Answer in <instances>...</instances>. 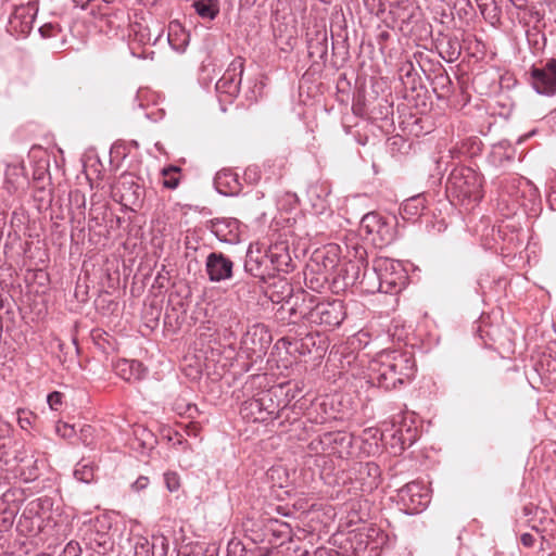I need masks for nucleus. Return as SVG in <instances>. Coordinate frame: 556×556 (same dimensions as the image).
Returning a JSON list of instances; mask_svg holds the SVG:
<instances>
[{
    "instance_id": "f257e3e1",
    "label": "nucleus",
    "mask_w": 556,
    "mask_h": 556,
    "mask_svg": "<svg viewBox=\"0 0 556 556\" xmlns=\"http://www.w3.org/2000/svg\"><path fill=\"white\" fill-rule=\"evenodd\" d=\"M416 363L412 352L384 350L369 365V382L384 390H392L414 378Z\"/></svg>"
},
{
    "instance_id": "f03ea898",
    "label": "nucleus",
    "mask_w": 556,
    "mask_h": 556,
    "mask_svg": "<svg viewBox=\"0 0 556 556\" xmlns=\"http://www.w3.org/2000/svg\"><path fill=\"white\" fill-rule=\"evenodd\" d=\"M296 296L301 299V303L296 302L289 309L290 317L294 321L302 319L309 324L323 326L326 329H334L346 317L345 307L341 300L320 302L317 296L304 289H300Z\"/></svg>"
},
{
    "instance_id": "7ed1b4c3",
    "label": "nucleus",
    "mask_w": 556,
    "mask_h": 556,
    "mask_svg": "<svg viewBox=\"0 0 556 556\" xmlns=\"http://www.w3.org/2000/svg\"><path fill=\"white\" fill-rule=\"evenodd\" d=\"M406 281L407 273L400 261L379 257L374 261L371 273L365 269L359 285L368 292L396 294Z\"/></svg>"
},
{
    "instance_id": "20e7f679",
    "label": "nucleus",
    "mask_w": 556,
    "mask_h": 556,
    "mask_svg": "<svg viewBox=\"0 0 556 556\" xmlns=\"http://www.w3.org/2000/svg\"><path fill=\"white\" fill-rule=\"evenodd\" d=\"M483 179L475 169L457 166L448 175L446 193L451 202L471 210L483 198Z\"/></svg>"
},
{
    "instance_id": "39448f33",
    "label": "nucleus",
    "mask_w": 556,
    "mask_h": 556,
    "mask_svg": "<svg viewBox=\"0 0 556 556\" xmlns=\"http://www.w3.org/2000/svg\"><path fill=\"white\" fill-rule=\"evenodd\" d=\"M118 434V440L137 452L140 456H149L157 444L156 437L152 431L141 425L131 426L125 420L122 424L110 421V435L115 439L114 433Z\"/></svg>"
},
{
    "instance_id": "423d86ee",
    "label": "nucleus",
    "mask_w": 556,
    "mask_h": 556,
    "mask_svg": "<svg viewBox=\"0 0 556 556\" xmlns=\"http://www.w3.org/2000/svg\"><path fill=\"white\" fill-rule=\"evenodd\" d=\"M110 197L125 210L136 212L142 204L144 190L132 174L124 170L110 184Z\"/></svg>"
},
{
    "instance_id": "0eeeda50",
    "label": "nucleus",
    "mask_w": 556,
    "mask_h": 556,
    "mask_svg": "<svg viewBox=\"0 0 556 556\" xmlns=\"http://www.w3.org/2000/svg\"><path fill=\"white\" fill-rule=\"evenodd\" d=\"M240 415L249 422L269 424L279 417V404L270 391H261L241 404Z\"/></svg>"
},
{
    "instance_id": "6e6552de",
    "label": "nucleus",
    "mask_w": 556,
    "mask_h": 556,
    "mask_svg": "<svg viewBox=\"0 0 556 556\" xmlns=\"http://www.w3.org/2000/svg\"><path fill=\"white\" fill-rule=\"evenodd\" d=\"M430 503L428 488L419 481H412L397 491V504L406 515L421 513Z\"/></svg>"
},
{
    "instance_id": "1a4fd4ad",
    "label": "nucleus",
    "mask_w": 556,
    "mask_h": 556,
    "mask_svg": "<svg viewBox=\"0 0 556 556\" xmlns=\"http://www.w3.org/2000/svg\"><path fill=\"white\" fill-rule=\"evenodd\" d=\"M271 343V334L264 324H253L248 327L241 338L240 349L248 358L260 357L266 353Z\"/></svg>"
},
{
    "instance_id": "9d476101",
    "label": "nucleus",
    "mask_w": 556,
    "mask_h": 556,
    "mask_svg": "<svg viewBox=\"0 0 556 556\" xmlns=\"http://www.w3.org/2000/svg\"><path fill=\"white\" fill-rule=\"evenodd\" d=\"M361 230L376 245H387L393 241L394 230L384 217L377 212L365 214L361 220Z\"/></svg>"
},
{
    "instance_id": "9b49d317",
    "label": "nucleus",
    "mask_w": 556,
    "mask_h": 556,
    "mask_svg": "<svg viewBox=\"0 0 556 556\" xmlns=\"http://www.w3.org/2000/svg\"><path fill=\"white\" fill-rule=\"evenodd\" d=\"M244 271L257 278L261 283H268L274 279L265 248L260 244H250L245 253Z\"/></svg>"
},
{
    "instance_id": "f8f14e48",
    "label": "nucleus",
    "mask_w": 556,
    "mask_h": 556,
    "mask_svg": "<svg viewBox=\"0 0 556 556\" xmlns=\"http://www.w3.org/2000/svg\"><path fill=\"white\" fill-rule=\"evenodd\" d=\"M243 71L244 60L240 56L233 59L215 85L220 101L225 96L231 102L239 94Z\"/></svg>"
},
{
    "instance_id": "ddd939ff",
    "label": "nucleus",
    "mask_w": 556,
    "mask_h": 556,
    "mask_svg": "<svg viewBox=\"0 0 556 556\" xmlns=\"http://www.w3.org/2000/svg\"><path fill=\"white\" fill-rule=\"evenodd\" d=\"M530 79L533 89L544 96L556 93V59H548L542 66L530 68Z\"/></svg>"
},
{
    "instance_id": "4468645a",
    "label": "nucleus",
    "mask_w": 556,
    "mask_h": 556,
    "mask_svg": "<svg viewBox=\"0 0 556 556\" xmlns=\"http://www.w3.org/2000/svg\"><path fill=\"white\" fill-rule=\"evenodd\" d=\"M307 53L312 65L325 67L328 58V34L326 28H313L306 33Z\"/></svg>"
},
{
    "instance_id": "2eb2a0df",
    "label": "nucleus",
    "mask_w": 556,
    "mask_h": 556,
    "mask_svg": "<svg viewBox=\"0 0 556 556\" xmlns=\"http://www.w3.org/2000/svg\"><path fill=\"white\" fill-rule=\"evenodd\" d=\"M233 262L222 252L206 256L205 271L211 282H220L232 277Z\"/></svg>"
},
{
    "instance_id": "dca6fc26",
    "label": "nucleus",
    "mask_w": 556,
    "mask_h": 556,
    "mask_svg": "<svg viewBox=\"0 0 556 556\" xmlns=\"http://www.w3.org/2000/svg\"><path fill=\"white\" fill-rule=\"evenodd\" d=\"M265 286L266 296L275 304L288 303L291 307L298 302L301 303V299H298L299 290H294L293 286L286 279L279 277L277 280Z\"/></svg>"
},
{
    "instance_id": "f3484780",
    "label": "nucleus",
    "mask_w": 556,
    "mask_h": 556,
    "mask_svg": "<svg viewBox=\"0 0 556 556\" xmlns=\"http://www.w3.org/2000/svg\"><path fill=\"white\" fill-rule=\"evenodd\" d=\"M356 551L369 549L375 552L381 548L387 542V534L376 525H365L357 529L354 535Z\"/></svg>"
},
{
    "instance_id": "a211bd4d",
    "label": "nucleus",
    "mask_w": 556,
    "mask_h": 556,
    "mask_svg": "<svg viewBox=\"0 0 556 556\" xmlns=\"http://www.w3.org/2000/svg\"><path fill=\"white\" fill-rule=\"evenodd\" d=\"M265 250L274 278L276 273L288 274L293 270L294 264L289 253V248L285 242H276Z\"/></svg>"
},
{
    "instance_id": "6ab92c4d",
    "label": "nucleus",
    "mask_w": 556,
    "mask_h": 556,
    "mask_svg": "<svg viewBox=\"0 0 556 556\" xmlns=\"http://www.w3.org/2000/svg\"><path fill=\"white\" fill-rule=\"evenodd\" d=\"M339 263V247L330 244L321 250H316L307 265H316L319 269L318 273H323L326 277L331 278Z\"/></svg>"
},
{
    "instance_id": "aec40b11",
    "label": "nucleus",
    "mask_w": 556,
    "mask_h": 556,
    "mask_svg": "<svg viewBox=\"0 0 556 556\" xmlns=\"http://www.w3.org/2000/svg\"><path fill=\"white\" fill-rule=\"evenodd\" d=\"M36 11L37 9L31 2L16 7L10 18L11 29L21 36L29 34L33 28Z\"/></svg>"
},
{
    "instance_id": "412c9836",
    "label": "nucleus",
    "mask_w": 556,
    "mask_h": 556,
    "mask_svg": "<svg viewBox=\"0 0 556 556\" xmlns=\"http://www.w3.org/2000/svg\"><path fill=\"white\" fill-rule=\"evenodd\" d=\"M324 442L328 447V454L338 455L344 458L351 454L353 435L344 431H332L324 433Z\"/></svg>"
},
{
    "instance_id": "4be33fe9",
    "label": "nucleus",
    "mask_w": 556,
    "mask_h": 556,
    "mask_svg": "<svg viewBox=\"0 0 556 556\" xmlns=\"http://www.w3.org/2000/svg\"><path fill=\"white\" fill-rule=\"evenodd\" d=\"M350 256L354 260H350L345 274L343 276L345 286H353L355 283H359L361 279V266H364L366 263L367 251L363 245L354 244L352 245V250L349 251Z\"/></svg>"
},
{
    "instance_id": "5701e85b",
    "label": "nucleus",
    "mask_w": 556,
    "mask_h": 556,
    "mask_svg": "<svg viewBox=\"0 0 556 556\" xmlns=\"http://www.w3.org/2000/svg\"><path fill=\"white\" fill-rule=\"evenodd\" d=\"M214 186L218 193L226 197L238 195L242 186L239 177L230 169H223L215 175Z\"/></svg>"
},
{
    "instance_id": "b1692460",
    "label": "nucleus",
    "mask_w": 556,
    "mask_h": 556,
    "mask_svg": "<svg viewBox=\"0 0 556 556\" xmlns=\"http://www.w3.org/2000/svg\"><path fill=\"white\" fill-rule=\"evenodd\" d=\"M307 197L316 214H324L330 208V188L327 184L311 185Z\"/></svg>"
},
{
    "instance_id": "393cba45",
    "label": "nucleus",
    "mask_w": 556,
    "mask_h": 556,
    "mask_svg": "<svg viewBox=\"0 0 556 556\" xmlns=\"http://www.w3.org/2000/svg\"><path fill=\"white\" fill-rule=\"evenodd\" d=\"M426 210V198L420 193L406 199L400 207V214L404 220L416 222Z\"/></svg>"
},
{
    "instance_id": "a878e982",
    "label": "nucleus",
    "mask_w": 556,
    "mask_h": 556,
    "mask_svg": "<svg viewBox=\"0 0 556 556\" xmlns=\"http://www.w3.org/2000/svg\"><path fill=\"white\" fill-rule=\"evenodd\" d=\"M318 270L316 265L306 264L303 273L304 283L307 289L321 293L328 287L330 278L323 275V273H318Z\"/></svg>"
},
{
    "instance_id": "bb28decb",
    "label": "nucleus",
    "mask_w": 556,
    "mask_h": 556,
    "mask_svg": "<svg viewBox=\"0 0 556 556\" xmlns=\"http://www.w3.org/2000/svg\"><path fill=\"white\" fill-rule=\"evenodd\" d=\"M164 538H157L153 543L141 538L135 544V556H165Z\"/></svg>"
},
{
    "instance_id": "cd10ccee",
    "label": "nucleus",
    "mask_w": 556,
    "mask_h": 556,
    "mask_svg": "<svg viewBox=\"0 0 556 556\" xmlns=\"http://www.w3.org/2000/svg\"><path fill=\"white\" fill-rule=\"evenodd\" d=\"M192 7L197 14L204 20L213 21L219 14L218 0H198L193 2Z\"/></svg>"
},
{
    "instance_id": "c85d7f7f",
    "label": "nucleus",
    "mask_w": 556,
    "mask_h": 556,
    "mask_svg": "<svg viewBox=\"0 0 556 556\" xmlns=\"http://www.w3.org/2000/svg\"><path fill=\"white\" fill-rule=\"evenodd\" d=\"M441 56L448 63L455 62L462 54V46L456 37L448 36L441 45Z\"/></svg>"
},
{
    "instance_id": "c756f323",
    "label": "nucleus",
    "mask_w": 556,
    "mask_h": 556,
    "mask_svg": "<svg viewBox=\"0 0 556 556\" xmlns=\"http://www.w3.org/2000/svg\"><path fill=\"white\" fill-rule=\"evenodd\" d=\"M128 155V149L125 143L115 142L109 152V162L113 170H118L123 166V162Z\"/></svg>"
},
{
    "instance_id": "7c9ffc66",
    "label": "nucleus",
    "mask_w": 556,
    "mask_h": 556,
    "mask_svg": "<svg viewBox=\"0 0 556 556\" xmlns=\"http://www.w3.org/2000/svg\"><path fill=\"white\" fill-rule=\"evenodd\" d=\"M478 8L480 10L481 15L489 24L494 26L500 22L501 10L497 7L495 0H490L486 3H482Z\"/></svg>"
},
{
    "instance_id": "2f4dec72",
    "label": "nucleus",
    "mask_w": 556,
    "mask_h": 556,
    "mask_svg": "<svg viewBox=\"0 0 556 556\" xmlns=\"http://www.w3.org/2000/svg\"><path fill=\"white\" fill-rule=\"evenodd\" d=\"M22 168L18 166H8L5 170V188L10 193L15 192L22 184Z\"/></svg>"
},
{
    "instance_id": "473e14b6",
    "label": "nucleus",
    "mask_w": 556,
    "mask_h": 556,
    "mask_svg": "<svg viewBox=\"0 0 556 556\" xmlns=\"http://www.w3.org/2000/svg\"><path fill=\"white\" fill-rule=\"evenodd\" d=\"M180 169L176 166H170L167 168H164L162 174L164 176L163 186L167 189H175L179 185V178L176 176V174Z\"/></svg>"
},
{
    "instance_id": "72a5a7b5",
    "label": "nucleus",
    "mask_w": 556,
    "mask_h": 556,
    "mask_svg": "<svg viewBox=\"0 0 556 556\" xmlns=\"http://www.w3.org/2000/svg\"><path fill=\"white\" fill-rule=\"evenodd\" d=\"M359 473L367 475L371 479L370 484L377 485L378 479L380 478L381 470H380V467L376 463L367 462V463L361 465Z\"/></svg>"
},
{
    "instance_id": "f704fd0d",
    "label": "nucleus",
    "mask_w": 556,
    "mask_h": 556,
    "mask_svg": "<svg viewBox=\"0 0 556 556\" xmlns=\"http://www.w3.org/2000/svg\"><path fill=\"white\" fill-rule=\"evenodd\" d=\"M105 309L106 313L110 312L113 316L109 320L106 319V327L115 330V328L118 326V323H115L114 319L119 318V304L115 301H106Z\"/></svg>"
},
{
    "instance_id": "c9c22d12",
    "label": "nucleus",
    "mask_w": 556,
    "mask_h": 556,
    "mask_svg": "<svg viewBox=\"0 0 556 556\" xmlns=\"http://www.w3.org/2000/svg\"><path fill=\"white\" fill-rule=\"evenodd\" d=\"M400 76L404 84H407L412 79V84L415 83V76L417 73L414 68V64L410 61H406L400 67Z\"/></svg>"
},
{
    "instance_id": "e433bc0d",
    "label": "nucleus",
    "mask_w": 556,
    "mask_h": 556,
    "mask_svg": "<svg viewBox=\"0 0 556 556\" xmlns=\"http://www.w3.org/2000/svg\"><path fill=\"white\" fill-rule=\"evenodd\" d=\"M164 482L169 492H176L180 488V478L175 471H166L164 473Z\"/></svg>"
},
{
    "instance_id": "4c0bfd02",
    "label": "nucleus",
    "mask_w": 556,
    "mask_h": 556,
    "mask_svg": "<svg viewBox=\"0 0 556 556\" xmlns=\"http://www.w3.org/2000/svg\"><path fill=\"white\" fill-rule=\"evenodd\" d=\"M307 450L309 453L316 455L328 453V447L326 446V442H324V434L312 440L307 445Z\"/></svg>"
},
{
    "instance_id": "58836bf2",
    "label": "nucleus",
    "mask_w": 556,
    "mask_h": 556,
    "mask_svg": "<svg viewBox=\"0 0 556 556\" xmlns=\"http://www.w3.org/2000/svg\"><path fill=\"white\" fill-rule=\"evenodd\" d=\"M260 179H261V170H260L258 166L251 165L245 168L244 174H243V180L245 182H248L249 185H255L260 181Z\"/></svg>"
},
{
    "instance_id": "ea45409f",
    "label": "nucleus",
    "mask_w": 556,
    "mask_h": 556,
    "mask_svg": "<svg viewBox=\"0 0 556 556\" xmlns=\"http://www.w3.org/2000/svg\"><path fill=\"white\" fill-rule=\"evenodd\" d=\"M129 368H131V365L128 359L118 361L116 365H114V370L116 375L126 381L131 380V375L128 371Z\"/></svg>"
},
{
    "instance_id": "a19ab883",
    "label": "nucleus",
    "mask_w": 556,
    "mask_h": 556,
    "mask_svg": "<svg viewBox=\"0 0 556 556\" xmlns=\"http://www.w3.org/2000/svg\"><path fill=\"white\" fill-rule=\"evenodd\" d=\"M17 415H18L17 421L22 429L27 430L29 427H31L33 419L35 418V416L31 412L20 408L17 410Z\"/></svg>"
},
{
    "instance_id": "79ce46f5",
    "label": "nucleus",
    "mask_w": 556,
    "mask_h": 556,
    "mask_svg": "<svg viewBox=\"0 0 556 556\" xmlns=\"http://www.w3.org/2000/svg\"><path fill=\"white\" fill-rule=\"evenodd\" d=\"M63 397L64 395L59 391L50 393L47 399L49 407L52 410H59L63 405Z\"/></svg>"
},
{
    "instance_id": "37998d69",
    "label": "nucleus",
    "mask_w": 556,
    "mask_h": 556,
    "mask_svg": "<svg viewBox=\"0 0 556 556\" xmlns=\"http://www.w3.org/2000/svg\"><path fill=\"white\" fill-rule=\"evenodd\" d=\"M131 368H129V374L131 375V379H140L142 376L143 367L142 364L138 361H129Z\"/></svg>"
},
{
    "instance_id": "c03bdc74",
    "label": "nucleus",
    "mask_w": 556,
    "mask_h": 556,
    "mask_svg": "<svg viewBox=\"0 0 556 556\" xmlns=\"http://www.w3.org/2000/svg\"><path fill=\"white\" fill-rule=\"evenodd\" d=\"M547 202L551 210L556 211V179L551 182Z\"/></svg>"
},
{
    "instance_id": "a18cd8bd",
    "label": "nucleus",
    "mask_w": 556,
    "mask_h": 556,
    "mask_svg": "<svg viewBox=\"0 0 556 556\" xmlns=\"http://www.w3.org/2000/svg\"><path fill=\"white\" fill-rule=\"evenodd\" d=\"M149 485V478L146 476H140L138 479L131 484L135 491L144 490Z\"/></svg>"
},
{
    "instance_id": "49530a36",
    "label": "nucleus",
    "mask_w": 556,
    "mask_h": 556,
    "mask_svg": "<svg viewBox=\"0 0 556 556\" xmlns=\"http://www.w3.org/2000/svg\"><path fill=\"white\" fill-rule=\"evenodd\" d=\"M56 431L62 437H71L74 433V428L72 426H68L66 424L58 425Z\"/></svg>"
},
{
    "instance_id": "de8ad7c7",
    "label": "nucleus",
    "mask_w": 556,
    "mask_h": 556,
    "mask_svg": "<svg viewBox=\"0 0 556 556\" xmlns=\"http://www.w3.org/2000/svg\"><path fill=\"white\" fill-rule=\"evenodd\" d=\"M520 541H521V543H522L525 546H527V547H531V546H533L535 539H534V536H533L532 534H530V533H523V534H521V536H520Z\"/></svg>"
},
{
    "instance_id": "09e8293b",
    "label": "nucleus",
    "mask_w": 556,
    "mask_h": 556,
    "mask_svg": "<svg viewBox=\"0 0 556 556\" xmlns=\"http://www.w3.org/2000/svg\"><path fill=\"white\" fill-rule=\"evenodd\" d=\"M55 27L51 24H45L40 27V33L43 37H51L54 35Z\"/></svg>"
},
{
    "instance_id": "8fccbe9b",
    "label": "nucleus",
    "mask_w": 556,
    "mask_h": 556,
    "mask_svg": "<svg viewBox=\"0 0 556 556\" xmlns=\"http://www.w3.org/2000/svg\"><path fill=\"white\" fill-rule=\"evenodd\" d=\"M167 439H168V441H174V445H176V444L181 445V444H184V443H186V442H187V441L184 439V437H182L180 433H178V432H175V433H174V437H172V435L168 433V434H167Z\"/></svg>"
},
{
    "instance_id": "3c124183",
    "label": "nucleus",
    "mask_w": 556,
    "mask_h": 556,
    "mask_svg": "<svg viewBox=\"0 0 556 556\" xmlns=\"http://www.w3.org/2000/svg\"><path fill=\"white\" fill-rule=\"evenodd\" d=\"M391 35L388 30H381L378 35H377V41L379 45H383L386 43L389 39H390Z\"/></svg>"
},
{
    "instance_id": "603ef678",
    "label": "nucleus",
    "mask_w": 556,
    "mask_h": 556,
    "mask_svg": "<svg viewBox=\"0 0 556 556\" xmlns=\"http://www.w3.org/2000/svg\"><path fill=\"white\" fill-rule=\"evenodd\" d=\"M144 90H138L136 96L134 97V103H137L139 108H143V103L141 102V98L143 97Z\"/></svg>"
},
{
    "instance_id": "864d4df0",
    "label": "nucleus",
    "mask_w": 556,
    "mask_h": 556,
    "mask_svg": "<svg viewBox=\"0 0 556 556\" xmlns=\"http://www.w3.org/2000/svg\"><path fill=\"white\" fill-rule=\"evenodd\" d=\"M530 15L532 18H534L536 22H540L543 17V15L538 10H531Z\"/></svg>"
},
{
    "instance_id": "5fc2aeb1",
    "label": "nucleus",
    "mask_w": 556,
    "mask_h": 556,
    "mask_svg": "<svg viewBox=\"0 0 556 556\" xmlns=\"http://www.w3.org/2000/svg\"><path fill=\"white\" fill-rule=\"evenodd\" d=\"M526 0H513L514 5L519 10L526 7Z\"/></svg>"
},
{
    "instance_id": "6e6d98bb",
    "label": "nucleus",
    "mask_w": 556,
    "mask_h": 556,
    "mask_svg": "<svg viewBox=\"0 0 556 556\" xmlns=\"http://www.w3.org/2000/svg\"><path fill=\"white\" fill-rule=\"evenodd\" d=\"M91 0H74L77 7L85 8Z\"/></svg>"
},
{
    "instance_id": "4d7b16f0",
    "label": "nucleus",
    "mask_w": 556,
    "mask_h": 556,
    "mask_svg": "<svg viewBox=\"0 0 556 556\" xmlns=\"http://www.w3.org/2000/svg\"><path fill=\"white\" fill-rule=\"evenodd\" d=\"M91 337H92V339H93L94 341H97L98 339H101V330H100V329H98V330H93V331L91 332Z\"/></svg>"
},
{
    "instance_id": "13d9d810",
    "label": "nucleus",
    "mask_w": 556,
    "mask_h": 556,
    "mask_svg": "<svg viewBox=\"0 0 556 556\" xmlns=\"http://www.w3.org/2000/svg\"><path fill=\"white\" fill-rule=\"evenodd\" d=\"M168 42L172 45L173 48L178 49L177 45L175 43L174 35L172 31L168 34Z\"/></svg>"
},
{
    "instance_id": "bf43d9fd",
    "label": "nucleus",
    "mask_w": 556,
    "mask_h": 556,
    "mask_svg": "<svg viewBox=\"0 0 556 556\" xmlns=\"http://www.w3.org/2000/svg\"><path fill=\"white\" fill-rule=\"evenodd\" d=\"M162 279H163V276L161 274H159L156 277H155V280H154V283H157L160 287H162Z\"/></svg>"
},
{
    "instance_id": "052dcab7",
    "label": "nucleus",
    "mask_w": 556,
    "mask_h": 556,
    "mask_svg": "<svg viewBox=\"0 0 556 556\" xmlns=\"http://www.w3.org/2000/svg\"><path fill=\"white\" fill-rule=\"evenodd\" d=\"M489 1H490V0H476V2H477V5H478V7H479L480 4H482V3H486V2H489Z\"/></svg>"
},
{
    "instance_id": "680f3d73",
    "label": "nucleus",
    "mask_w": 556,
    "mask_h": 556,
    "mask_svg": "<svg viewBox=\"0 0 556 556\" xmlns=\"http://www.w3.org/2000/svg\"><path fill=\"white\" fill-rule=\"evenodd\" d=\"M473 146H477V149L479 150V144H480V141L475 139L473 142H472Z\"/></svg>"
},
{
    "instance_id": "e2e57ef3",
    "label": "nucleus",
    "mask_w": 556,
    "mask_h": 556,
    "mask_svg": "<svg viewBox=\"0 0 556 556\" xmlns=\"http://www.w3.org/2000/svg\"><path fill=\"white\" fill-rule=\"evenodd\" d=\"M192 408H193L194 410H197V406H195V405H189V406H188V410H189V412H190Z\"/></svg>"
},
{
    "instance_id": "0e129e2a",
    "label": "nucleus",
    "mask_w": 556,
    "mask_h": 556,
    "mask_svg": "<svg viewBox=\"0 0 556 556\" xmlns=\"http://www.w3.org/2000/svg\"><path fill=\"white\" fill-rule=\"evenodd\" d=\"M323 3H330V0H320Z\"/></svg>"
},
{
    "instance_id": "69168bd1",
    "label": "nucleus",
    "mask_w": 556,
    "mask_h": 556,
    "mask_svg": "<svg viewBox=\"0 0 556 556\" xmlns=\"http://www.w3.org/2000/svg\"><path fill=\"white\" fill-rule=\"evenodd\" d=\"M111 0H106V3H109Z\"/></svg>"
}]
</instances>
